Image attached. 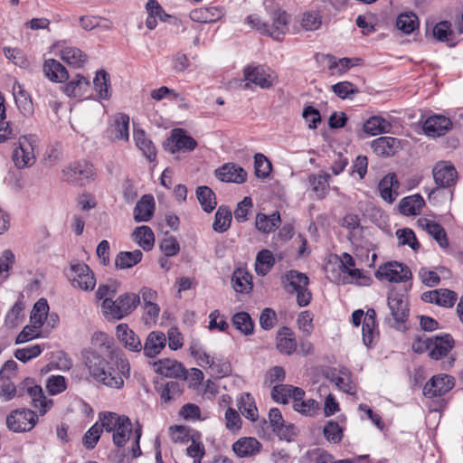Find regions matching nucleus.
I'll use <instances>...</instances> for the list:
<instances>
[{"label": "nucleus", "mask_w": 463, "mask_h": 463, "mask_svg": "<svg viewBox=\"0 0 463 463\" xmlns=\"http://www.w3.org/2000/svg\"><path fill=\"white\" fill-rule=\"evenodd\" d=\"M134 140L136 146L142 151L143 155L150 161L153 162L156 157V150L153 142L146 137L144 130H137L134 132Z\"/></svg>", "instance_id": "obj_41"}, {"label": "nucleus", "mask_w": 463, "mask_h": 463, "mask_svg": "<svg viewBox=\"0 0 463 463\" xmlns=\"http://www.w3.org/2000/svg\"><path fill=\"white\" fill-rule=\"evenodd\" d=\"M94 90L99 99L108 100L111 97L110 76L105 70L97 71L93 80Z\"/></svg>", "instance_id": "obj_38"}, {"label": "nucleus", "mask_w": 463, "mask_h": 463, "mask_svg": "<svg viewBox=\"0 0 463 463\" xmlns=\"http://www.w3.org/2000/svg\"><path fill=\"white\" fill-rule=\"evenodd\" d=\"M116 355L114 368L103 356L96 351H87L84 354L85 364L90 375L97 381L110 388L119 389L124 385L123 377L130 375V365L123 354H116L115 351L110 352V358Z\"/></svg>", "instance_id": "obj_1"}, {"label": "nucleus", "mask_w": 463, "mask_h": 463, "mask_svg": "<svg viewBox=\"0 0 463 463\" xmlns=\"http://www.w3.org/2000/svg\"><path fill=\"white\" fill-rule=\"evenodd\" d=\"M232 218L231 210L225 205H221L215 213L213 229L220 233L226 232L230 228Z\"/></svg>", "instance_id": "obj_48"}, {"label": "nucleus", "mask_w": 463, "mask_h": 463, "mask_svg": "<svg viewBox=\"0 0 463 463\" xmlns=\"http://www.w3.org/2000/svg\"><path fill=\"white\" fill-rule=\"evenodd\" d=\"M133 240L146 251L152 250L155 235L152 229L146 225L137 227L133 234Z\"/></svg>", "instance_id": "obj_43"}, {"label": "nucleus", "mask_w": 463, "mask_h": 463, "mask_svg": "<svg viewBox=\"0 0 463 463\" xmlns=\"http://www.w3.org/2000/svg\"><path fill=\"white\" fill-rule=\"evenodd\" d=\"M127 416L118 415L115 412H100L99 414V427H102V430H105L107 432H113L116 428L121 424L123 419H126Z\"/></svg>", "instance_id": "obj_51"}, {"label": "nucleus", "mask_w": 463, "mask_h": 463, "mask_svg": "<svg viewBox=\"0 0 463 463\" xmlns=\"http://www.w3.org/2000/svg\"><path fill=\"white\" fill-rule=\"evenodd\" d=\"M323 433L325 438L334 444L339 443L343 439V430L335 420H329L326 424Z\"/></svg>", "instance_id": "obj_59"}, {"label": "nucleus", "mask_w": 463, "mask_h": 463, "mask_svg": "<svg viewBox=\"0 0 463 463\" xmlns=\"http://www.w3.org/2000/svg\"><path fill=\"white\" fill-rule=\"evenodd\" d=\"M285 290L288 293H295L309 284V278L296 269L287 271L281 279Z\"/></svg>", "instance_id": "obj_23"}, {"label": "nucleus", "mask_w": 463, "mask_h": 463, "mask_svg": "<svg viewBox=\"0 0 463 463\" xmlns=\"http://www.w3.org/2000/svg\"><path fill=\"white\" fill-rule=\"evenodd\" d=\"M153 365L156 373L165 377L181 378L184 380L187 378V371L182 364L177 361L162 359L155 362Z\"/></svg>", "instance_id": "obj_18"}, {"label": "nucleus", "mask_w": 463, "mask_h": 463, "mask_svg": "<svg viewBox=\"0 0 463 463\" xmlns=\"http://www.w3.org/2000/svg\"><path fill=\"white\" fill-rule=\"evenodd\" d=\"M154 197L151 194L143 195L134 208L135 222H148L154 214Z\"/></svg>", "instance_id": "obj_29"}, {"label": "nucleus", "mask_w": 463, "mask_h": 463, "mask_svg": "<svg viewBox=\"0 0 463 463\" xmlns=\"http://www.w3.org/2000/svg\"><path fill=\"white\" fill-rule=\"evenodd\" d=\"M392 124L381 116L369 118L363 126L364 131L371 136H377L389 133L392 130Z\"/></svg>", "instance_id": "obj_35"}, {"label": "nucleus", "mask_w": 463, "mask_h": 463, "mask_svg": "<svg viewBox=\"0 0 463 463\" xmlns=\"http://www.w3.org/2000/svg\"><path fill=\"white\" fill-rule=\"evenodd\" d=\"M426 222V230L441 248L449 247V240L445 229L438 222L423 220Z\"/></svg>", "instance_id": "obj_54"}, {"label": "nucleus", "mask_w": 463, "mask_h": 463, "mask_svg": "<svg viewBox=\"0 0 463 463\" xmlns=\"http://www.w3.org/2000/svg\"><path fill=\"white\" fill-rule=\"evenodd\" d=\"M396 235L398 237L399 242L402 245H408L413 250H417L420 249V245L417 241L414 232L409 228L399 229L396 232Z\"/></svg>", "instance_id": "obj_62"}, {"label": "nucleus", "mask_w": 463, "mask_h": 463, "mask_svg": "<svg viewBox=\"0 0 463 463\" xmlns=\"http://www.w3.org/2000/svg\"><path fill=\"white\" fill-rule=\"evenodd\" d=\"M433 178L438 186L445 188L454 185L457 182L458 172L449 162H439L432 171Z\"/></svg>", "instance_id": "obj_12"}, {"label": "nucleus", "mask_w": 463, "mask_h": 463, "mask_svg": "<svg viewBox=\"0 0 463 463\" xmlns=\"http://www.w3.org/2000/svg\"><path fill=\"white\" fill-rule=\"evenodd\" d=\"M430 340L431 345L429 355L434 360H440L447 356L455 345V341L449 334L436 335L434 337H430Z\"/></svg>", "instance_id": "obj_17"}, {"label": "nucleus", "mask_w": 463, "mask_h": 463, "mask_svg": "<svg viewBox=\"0 0 463 463\" xmlns=\"http://www.w3.org/2000/svg\"><path fill=\"white\" fill-rule=\"evenodd\" d=\"M49 312V305L46 299H39L33 306L31 313V322L34 324V327H42L47 318Z\"/></svg>", "instance_id": "obj_53"}, {"label": "nucleus", "mask_w": 463, "mask_h": 463, "mask_svg": "<svg viewBox=\"0 0 463 463\" xmlns=\"http://www.w3.org/2000/svg\"><path fill=\"white\" fill-rule=\"evenodd\" d=\"M254 168H255V175L258 178L265 179L267 178L271 170L272 165L269 160L260 153H257L254 156Z\"/></svg>", "instance_id": "obj_58"}, {"label": "nucleus", "mask_w": 463, "mask_h": 463, "mask_svg": "<svg viewBox=\"0 0 463 463\" xmlns=\"http://www.w3.org/2000/svg\"><path fill=\"white\" fill-rule=\"evenodd\" d=\"M166 338L164 333L160 331H152L148 334L142 350L145 356L155 358L165 346Z\"/></svg>", "instance_id": "obj_24"}, {"label": "nucleus", "mask_w": 463, "mask_h": 463, "mask_svg": "<svg viewBox=\"0 0 463 463\" xmlns=\"http://www.w3.org/2000/svg\"><path fill=\"white\" fill-rule=\"evenodd\" d=\"M275 264L272 252L269 250H261L256 257L255 270L258 275H267Z\"/></svg>", "instance_id": "obj_47"}, {"label": "nucleus", "mask_w": 463, "mask_h": 463, "mask_svg": "<svg viewBox=\"0 0 463 463\" xmlns=\"http://www.w3.org/2000/svg\"><path fill=\"white\" fill-rule=\"evenodd\" d=\"M102 433V427H99V422L92 425L84 434L82 443L87 449H93L97 445L100 434Z\"/></svg>", "instance_id": "obj_61"}, {"label": "nucleus", "mask_w": 463, "mask_h": 463, "mask_svg": "<svg viewBox=\"0 0 463 463\" xmlns=\"http://www.w3.org/2000/svg\"><path fill=\"white\" fill-rule=\"evenodd\" d=\"M325 377L335 386L349 394L354 392V385L351 380V372L346 367H342L337 370L336 368H329L325 373Z\"/></svg>", "instance_id": "obj_14"}, {"label": "nucleus", "mask_w": 463, "mask_h": 463, "mask_svg": "<svg viewBox=\"0 0 463 463\" xmlns=\"http://www.w3.org/2000/svg\"><path fill=\"white\" fill-rule=\"evenodd\" d=\"M239 409L242 415L251 421L258 419V410L250 393L241 396L239 402Z\"/></svg>", "instance_id": "obj_57"}, {"label": "nucleus", "mask_w": 463, "mask_h": 463, "mask_svg": "<svg viewBox=\"0 0 463 463\" xmlns=\"http://www.w3.org/2000/svg\"><path fill=\"white\" fill-rule=\"evenodd\" d=\"M140 304V297L135 293H125L113 300L105 298L101 303V311L104 317L110 320H120L130 315Z\"/></svg>", "instance_id": "obj_3"}, {"label": "nucleus", "mask_w": 463, "mask_h": 463, "mask_svg": "<svg viewBox=\"0 0 463 463\" xmlns=\"http://www.w3.org/2000/svg\"><path fill=\"white\" fill-rule=\"evenodd\" d=\"M118 339L124 347L131 352L139 353L142 351V343L139 336L128 327L127 324H119L116 327Z\"/></svg>", "instance_id": "obj_20"}, {"label": "nucleus", "mask_w": 463, "mask_h": 463, "mask_svg": "<svg viewBox=\"0 0 463 463\" xmlns=\"http://www.w3.org/2000/svg\"><path fill=\"white\" fill-rule=\"evenodd\" d=\"M333 92L340 99H352V95L359 93V90L350 81H341L332 86Z\"/></svg>", "instance_id": "obj_60"}, {"label": "nucleus", "mask_w": 463, "mask_h": 463, "mask_svg": "<svg viewBox=\"0 0 463 463\" xmlns=\"http://www.w3.org/2000/svg\"><path fill=\"white\" fill-rule=\"evenodd\" d=\"M297 346L293 331L288 326L280 327L276 336V347L279 352L285 355H291L295 353Z\"/></svg>", "instance_id": "obj_21"}, {"label": "nucleus", "mask_w": 463, "mask_h": 463, "mask_svg": "<svg viewBox=\"0 0 463 463\" xmlns=\"http://www.w3.org/2000/svg\"><path fill=\"white\" fill-rule=\"evenodd\" d=\"M375 278L389 282H405L412 278V273L407 265L397 261L387 262L375 271Z\"/></svg>", "instance_id": "obj_8"}, {"label": "nucleus", "mask_w": 463, "mask_h": 463, "mask_svg": "<svg viewBox=\"0 0 463 463\" xmlns=\"http://www.w3.org/2000/svg\"><path fill=\"white\" fill-rule=\"evenodd\" d=\"M455 385V380L448 374H438L431 377L423 387V394L428 398L446 394Z\"/></svg>", "instance_id": "obj_11"}, {"label": "nucleus", "mask_w": 463, "mask_h": 463, "mask_svg": "<svg viewBox=\"0 0 463 463\" xmlns=\"http://www.w3.org/2000/svg\"><path fill=\"white\" fill-rule=\"evenodd\" d=\"M245 80L251 82L260 89L271 88L277 79L275 72L269 67L261 64H250L243 69Z\"/></svg>", "instance_id": "obj_7"}, {"label": "nucleus", "mask_w": 463, "mask_h": 463, "mask_svg": "<svg viewBox=\"0 0 463 463\" xmlns=\"http://www.w3.org/2000/svg\"><path fill=\"white\" fill-rule=\"evenodd\" d=\"M280 222V214L277 211L270 215L260 213L256 215L255 226L260 232L269 233L275 231V229L279 226Z\"/></svg>", "instance_id": "obj_37"}, {"label": "nucleus", "mask_w": 463, "mask_h": 463, "mask_svg": "<svg viewBox=\"0 0 463 463\" xmlns=\"http://www.w3.org/2000/svg\"><path fill=\"white\" fill-rule=\"evenodd\" d=\"M13 89L14 98L18 109L24 117H31L33 114L34 109L30 95L18 82L14 83Z\"/></svg>", "instance_id": "obj_32"}, {"label": "nucleus", "mask_w": 463, "mask_h": 463, "mask_svg": "<svg viewBox=\"0 0 463 463\" xmlns=\"http://www.w3.org/2000/svg\"><path fill=\"white\" fill-rule=\"evenodd\" d=\"M171 138L175 144V147L171 149L172 153H175L180 150L193 151L197 146V143L194 138L185 135L181 129H175Z\"/></svg>", "instance_id": "obj_44"}, {"label": "nucleus", "mask_w": 463, "mask_h": 463, "mask_svg": "<svg viewBox=\"0 0 463 463\" xmlns=\"http://www.w3.org/2000/svg\"><path fill=\"white\" fill-rule=\"evenodd\" d=\"M305 396V392L299 387L290 384H279L275 385L271 390V397L276 402L287 404L289 399H296V397Z\"/></svg>", "instance_id": "obj_28"}, {"label": "nucleus", "mask_w": 463, "mask_h": 463, "mask_svg": "<svg viewBox=\"0 0 463 463\" xmlns=\"http://www.w3.org/2000/svg\"><path fill=\"white\" fill-rule=\"evenodd\" d=\"M90 89V80L79 74L76 76V79L71 80L62 87L64 93L68 97H74L78 99L86 98V94Z\"/></svg>", "instance_id": "obj_30"}, {"label": "nucleus", "mask_w": 463, "mask_h": 463, "mask_svg": "<svg viewBox=\"0 0 463 463\" xmlns=\"http://www.w3.org/2000/svg\"><path fill=\"white\" fill-rule=\"evenodd\" d=\"M269 420L272 430L280 439L291 440L294 436V427L292 424H285L282 414L278 408H271L269 410Z\"/></svg>", "instance_id": "obj_19"}, {"label": "nucleus", "mask_w": 463, "mask_h": 463, "mask_svg": "<svg viewBox=\"0 0 463 463\" xmlns=\"http://www.w3.org/2000/svg\"><path fill=\"white\" fill-rule=\"evenodd\" d=\"M143 252L140 250L133 251H120L115 259V267L118 269H129L142 260Z\"/></svg>", "instance_id": "obj_40"}, {"label": "nucleus", "mask_w": 463, "mask_h": 463, "mask_svg": "<svg viewBox=\"0 0 463 463\" xmlns=\"http://www.w3.org/2000/svg\"><path fill=\"white\" fill-rule=\"evenodd\" d=\"M261 443L253 437H243L232 444V450L239 458H250L260 453Z\"/></svg>", "instance_id": "obj_22"}, {"label": "nucleus", "mask_w": 463, "mask_h": 463, "mask_svg": "<svg viewBox=\"0 0 463 463\" xmlns=\"http://www.w3.org/2000/svg\"><path fill=\"white\" fill-rule=\"evenodd\" d=\"M424 204L423 198L420 194H414L402 198L399 203V210L406 216L418 215Z\"/></svg>", "instance_id": "obj_39"}, {"label": "nucleus", "mask_w": 463, "mask_h": 463, "mask_svg": "<svg viewBox=\"0 0 463 463\" xmlns=\"http://www.w3.org/2000/svg\"><path fill=\"white\" fill-rule=\"evenodd\" d=\"M418 24V17L413 13L401 14L396 20L397 28L406 34L411 33Z\"/></svg>", "instance_id": "obj_56"}, {"label": "nucleus", "mask_w": 463, "mask_h": 463, "mask_svg": "<svg viewBox=\"0 0 463 463\" xmlns=\"http://www.w3.org/2000/svg\"><path fill=\"white\" fill-rule=\"evenodd\" d=\"M232 288L238 293L246 294L252 289V276L246 269H236L232 277Z\"/></svg>", "instance_id": "obj_34"}, {"label": "nucleus", "mask_w": 463, "mask_h": 463, "mask_svg": "<svg viewBox=\"0 0 463 463\" xmlns=\"http://www.w3.org/2000/svg\"><path fill=\"white\" fill-rule=\"evenodd\" d=\"M46 388L51 395L61 393L67 388L65 377L61 375H52L47 380Z\"/></svg>", "instance_id": "obj_64"}, {"label": "nucleus", "mask_w": 463, "mask_h": 463, "mask_svg": "<svg viewBox=\"0 0 463 463\" xmlns=\"http://www.w3.org/2000/svg\"><path fill=\"white\" fill-rule=\"evenodd\" d=\"M132 432V423L128 417L123 419L121 424H119L113 431L112 440L115 446L122 448L129 439V436Z\"/></svg>", "instance_id": "obj_49"}, {"label": "nucleus", "mask_w": 463, "mask_h": 463, "mask_svg": "<svg viewBox=\"0 0 463 463\" xmlns=\"http://www.w3.org/2000/svg\"><path fill=\"white\" fill-rule=\"evenodd\" d=\"M196 197L205 213H210L216 208V195L209 186H198L196 188Z\"/></svg>", "instance_id": "obj_42"}, {"label": "nucleus", "mask_w": 463, "mask_h": 463, "mask_svg": "<svg viewBox=\"0 0 463 463\" xmlns=\"http://www.w3.org/2000/svg\"><path fill=\"white\" fill-rule=\"evenodd\" d=\"M304 396L296 397L293 402V408L296 411L306 416H313L319 409V404L314 399L305 401Z\"/></svg>", "instance_id": "obj_55"}, {"label": "nucleus", "mask_w": 463, "mask_h": 463, "mask_svg": "<svg viewBox=\"0 0 463 463\" xmlns=\"http://www.w3.org/2000/svg\"><path fill=\"white\" fill-rule=\"evenodd\" d=\"M399 187L400 184L394 173L387 174L381 179L378 184V190L382 199L389 203L395 201L399 194L397 192Z\"/></svg>", "instance_id": "obj_25"}, {"label": "nucleus", "mask_w": 463, "mask_h": 463, "mask_svg": "<svg viewBox=\"0 0 463 463\" xmlns=\"http://www.w3.org/2000/svg\"><path fill=\"white\" fill-rule=\"evenodd\" d=\"M399 144L395 137H381L372 142V148L377 156L387 157L396 153Z\"/></svg>", "instance_id": "obj_31"}, {"label": "nucleus", "mask_w": 463, "mask_h": 463, "mask_svg": "<svg viewBox=\"0 0 463 463\" xmlns=\"http://www.w3.org/2000/svg\"><path fill=\"white\" fill-rule=\"evenodd\" d=\"M390 313L384 317V324L395 329H401L410 316L409 302L406 298L397 292L391 291L387 297Z\"/></svg>", "instance_id": "obj_4"}, {"label": "nucleus", "mask_w": 463, "mask_h": 463, "mask_svg": "<svg viewBox=\"0 0 463 463\" xmlns=\"http://www.w3.org/2000/svg\"><path fill=\"white\" fill-rule=\"evenodd\" d=\"M234 327L244 335H250L254 332V322L249 313L241 311L232 317Z\"/></svg>", "instance_id": "obj_46"}, {"label": "nucleus", "mask_w": 463, "mask_h": 463, "mask_svg": "<svg viewBox=\"0 0 463 463\" xmlns=\"http://www.w3.org/2000/svg\"><path fill=\"white\" fill-rule=\"evenodd\" d=\"M25 394L31 398L32 406L39 410L41 415L45 414L52 407V400L47 399L42 387L32 378L24 379L17 388L10 381L3 382L0 386V396L5 397L6 401Z\"/></svg>", "instance_id": "obj_2"}, {"label": "nucleus", "mask_w": 463, "mask_h": 463, "mask_svg": "<svg viewBox=\"0 0 463 463\" xmlns=\"http://www.w3.org/2000/svg\"><path fill=\"white\" fill-rule=\"evenodd\" d=\"M288 15L286 11L276 9L272 13V24H269L268 35L276 41H282L288 31Z\"/></svg>", "instance_id": "obj_26"}, {"label": "nucleus", "mask_w": 463, "mask_h": 463, "mask_svg": "<svg viewBox=\"0 0 463 463\" xmlns=\"http://www.w3.org/2000/svg\"><path fill=\"white\" fill-rule=\"evenodd\" d=\"M155 388L164 402L175 400L183 393V386L176 381H170L165 383H157Z\"/></svg>", "instance_id": "obj_36"}, {"label": "nucleus", "mask_w": 463, "mask_h": 463, "mask_svg": "<svg viewBox=\"0 0 463 463\" xmlns=\"http://www.w3.org/2000/svg\"><path fill=\"white\" fill-rule=\"evenodd\" d=\"M433 35L438 41L446 43L450 47L456 44L453 39L451 24L448 21L438 23L433 28Z\"/></svg>", "instance_id": "obj_52"}, {"label": "nucleus", "mask_w": 463, "mask_h": 463, "mask_svg": "<svg viewBox=\"0 0 463 463\" xmlns=\"http://www.w3.org/2000/svg\"><path fill=\"white\" fill-rule=\"evenodd\" d=\"M457 298V293L448 288L425 291L420 296V299L423 302L435 304L443 307H452Z\"/></svg>", "instance_id": "obj_13"}, {"label": "nucleus", "mask_w": 463, "mask_h": 463, "mask_svg": "<svg viewBox=\"0 0 463 463\" xmlns=\"http://www.w3.org/2000/svg\"><path fill=\"white\" fill-rule=\"evenodd\" d=\"M38 422L37 414L30 409H17L6 417L7 428L13 432H26Z\"/></svg>", "instance_id": "obj_6"}, {"label": "nucleus", "mask_w": 463, "mask_h": 463, "mask_svg": "<svg viewBox=\"0 0 463 463\" xmlns=\"http://www.w3.org/2000/svg\"><path fill=\"white\" fill-rule=\"evenodd\" d=\"M108 134L114 140H128L129 117L124 113L116 115L113 122L108 128Z\"/></svg>", "instance_id": "obj_27"}, {"label": "nucleus", "mask_w": 463, "mask_h": 463, "mask_svg": "<svg viewBox=\"0 0 463 463\" xmlns=\"http://www.w3.org/2000/svg\"><path fill=\"white\" fill-rule=\"evenodd\" d=\"M43 71L47 78L55 82H63L69 79L66 68L54 59L44 61Z\"/></svg>", "instance_id": "obj_33"}, {"label": "nucleus", "mask_w": 463, "mask_h": 463, "mask_svg": "<svg viewBox=\"0 0 463 463\" xmlns=\"http://www.w3.org/2000/svg\"><path fill=\"white\" fill-rule=\"evenodd\" d=\"M71 270L73 273L71 277V285L82 290H92L96 285V279L90 268L83 263L77 262L71 265Z\"/></svg>", "instance_id": "obj_10"}, {"label": "nucleus", "mask_w": 463, "mask_h": 463, "mask_svg": "<svg viewBox=\"0 0 463 463\" xmlns=\"http://www.w3.org/2000/svg\"><path fill=\"white\" fill-rule=\"evenodd\" d=\"M61 58L68 64L80 68L87 61V55L76 47L67 46L61 50Z\"/></svg>", "instance_id": "obj_45"}, {"label": "nucleus", "mask_w": 463, "mask_h": 463, "mask_svg": "<svg viewBox=\"0 0 463 463\" xmlns=\"http://www.w3.org/2000/svg\"><path fill=\"white\" fill-rule=\"evenodd\" d=\"M64 179L76 185H84L93 176V165L86 161L69 165L62 171Z\"/></svg>", "instance_id": "obj_9"}, {"label": "nucleus", "mask_w": 463, "mask_h": 463, "mask_svg": "<svg viewBox=\"0 0 463 463\" xmlns=\"http://www.w3.org/2000/svg\"><path fill=\"white\" fill-rule=\"evenodd\" d=\"M329 177L328 174L324 175H310L308 181L312 185L313 191L316 193L317 199H323L326 197L329 191Z\"/></svg>", "instance_id": "obj_50"}, {"label": "nucleus", "mask_w": 463, "mask_h": 463, "mask_svg": "<svg viewBox=\"0 0 463 463\" xmlns=\"http://www.w3.org/2000/svg\"><path fill=\"white\" fill-rule=\"evenodd\" d=\"M37 141L35 135H24L19 137L18 144L12 154V160L18 169L30 167L35 163L34 147Z\"/></svg>", "instance_id": "obj_5"}, {"label": "nucleus", "mask_w": 463, "mask_h": 463, "mask_svg": "<svg viewBox=\"0 0 463 463\" xmlns=\"http://www.w3.org/2000/svg\"><path fill=\"white\" fill-rule=\"evenodd\" d=\"M451 128L450 118L442 115L430 116L423 123L425 134L432 137L444 136Z\"/></svg>", "instance_id": "obj_15"}, {"label": "nucleus", "mask_w": 463, "mask_h": 463, "mask_svg": "<svg viewBox=\"0 0 463 463\" xmlns=\"http://www.w3.org/2000/svg\"><path fill=\"white\" fill-rule=\"evenodd\" d=\"M216 177L222 182L243 184L247 179V172L240 165L226 163L215 170Z\"/></svg>", "instance_id": "obj_16"}, {"label": "nucleus", "mask_w": 463, "mask_h": 463, "mask_svg": "<svg viewBox=\"0 0 463 463\" xmlns=\"http://www.w3.org/2000/svg\"><path fill=\"white\" fill-rule=\"evenodd\" d=\"M253 207L252 199L250 196H245L241 201L236 209L234 210V218L238 222H244L248 220V214Z\"/></svg>", "instance_id": "obj_63"}]
</instances>
